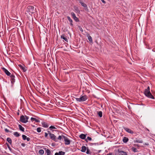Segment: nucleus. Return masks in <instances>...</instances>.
<instances>
[{"instance_id": "nucleus-1", "label": "nucleus", "mask_w": 155, "mask_h": 155, "mask_svg": "<svg viewBox=\"0 0 155 155\" xmlns=\"http://www.w3.org/2000/svg\"><path fill=\"white\" fill-rule=\"evenodd\" d=\"M35 11L34 7L33 6L28 5L26 9L25 14L27 17H29L35 13Z\"/></svg>"}, {"instance_id": "nucleus-2", "label": "nucleus", "mask_w": 155, "mask_h": 155, "mask_svg": "<svg viewBox=\"0 0 155 155\" xmlns=\"http://www.w3.org/2000/svg\"><path fill=\"white\" fill-rule=\"evenodd\" d=\"M144 94L147 97L152 99H154V96L152 94L150 91V88L149 86H148L147 88L145 89Z\"/></svg>"}, {"instance_id": "nucleus-3", "label": "nucleus", "mask_w": 155, "mask_h": 155, "mask_svg": "<svg viewBox=\"0 0 155 155\" xmlns=\"http://www.w3.org/2000/svg\"><path fill=\"white\" fill-rule=\"evenodd\" d=\"M88 98L87 97L86 95L81 96L80 98H75L77 101L79 102L84 101H86Z\"/></svg>"}, {"instance_id": "nucleus-4", "label": "nucleus", "mask_w": 155, "mask_h": 155, "mask_svg": "<svg viewBox=\"0 0 155 155\" xmlns=\"http://www.w3.org/2000/svg\"><path fill=\"white\" fill-rule=\"evenodd\" d=\"M64 139L65 144V145H69L71 143V140L66 136L62 135Z\"/></svg>"}, {"instance_id": "nucleus-5", "label": "nucleus", "mask_w": 155, "mask_h": 155, "mask_svg": "<svg viewBox=\"0 0 155 155\" xmlns=\"http://www.w3.org/2000/svg\"><path fill=\"white\" fill-rule=\"evenodd\" d=\"M89 85L87 84H86V85L83 87V91H84V92H86L87 93H90V91L89 89Z\"/></svg>"}, {"instance_id": "nucleus-6", "label": "nucleus", "mask_w": 155, "mask_h": 155, "mask_svg": "<svg viewBox=\"0 0 155 155\" xmlns=\"http://www.w3.org/2000/svg\"><path fill=\"white\" fill-rule=\"evenodd\" d=\"M9 76L10 78V80L11 81V84L12 85L13 84H14L15 82V76L13 74H11L10 76Z\"/></svg>"}, {"instance_id": "nucleus-7", "label": "nucleus", "mask_w": 155, "mask_h": 155, "mask_svg": "<svg viewBox=\"0 0 155 155\" xmlns=\"http://www.w3.org/2000/svg\"><path fill=\"white\" fill-rule=\"evenodd\" d=\"M117 155H127L126 152L122 150L121 149L118 150Z\"/></svg>"}, {"instance_id": "nucleus-8", "label": "nucleus", "mask_w": 155, "mask_h": 155, "mask_svg": "<svg viewBox=\"0 0 155 155\" xmlns=\"http://www.w3.org/2000/svg\"><path fill=\"white\" fill-rule=\"evenodd\" d=\"M71 14L72 18L76 22H78L79 21L78 18L76 17V15L74 12H71Z\"/></svg>"}, {"instance_id": "nucleus-9", "label": "nucleus", "mask_w": 155, "mask_h": 155, "mask_svg": "<svg viewBox=\"0 0 155 155\" xmlns=\"http://www.w3.org/2000/svg\"><path fill=\"white\" fill-rule=\"evenodd\" d=\"M1 69L7 76H10L11 73L7 69L4 67L1 68Z\"/></svg>"}, {"instance_id": "nucleus-10", "label": "nucleus", "mask_w": 155, "mask_h": 155, "mask_svg": "<svg viewBox=\"0 0 155 155\" xmlns=\"http://www.w3.org/2000/svg\"><path fill=\"white\" fill-rule=\"evenodd\" d=\"M19 121L23 123H27V121L25 120V116H24L23 115H22L20 117V119Z\"/></svg>"}, {"instance_id": "nucleus-11", "label": "nucleus", "mask_w": 155, "mask_h": 155, "mask_svg": "<svg viewBox=\"0 0 155 155\" xmlns=\"http://www.w3.org/2000/svg\"><path fill=\"white\" fill-rule=\"evenodd\" d=\"M79 3L84 8L85 10L87 11H88V9L87 6V5L84 2H82L81 0L80 1Z\"/></svg>"}, {"instance_id": "nucleus-12", "label": "nucleus", "mask_w": 155, "mask_h": 155, "mask_svg": "<svg viewBox=\"0 0 155 155\" xmlns=\"http://www.w3.org/2000/svg\"><path fill=\"white\" fill-rule=\"evenodd\" d=\"M49 136L50 139L52 140H53L55 142H57L58 141L57 138H56V136L54 134H52Z\"/></svg>"}, {"instance_id": "nucleus-13", "label": "nucleus", "mask_w": 155, "mask_h": 155, "mask_svg": "<svg viewBox=\"0 0 155 155\" xmlns=\"http://www.w3.org/2000/svg\"><path fill=\"white\" fill-rule=\"evenodd\" d=\"M124 129L127 133L133 134L134 133L133 131L131 129H129L128 128L126 127H123Z\"/></svg>"}, {"instance_id": "nucleus-14", "label": "nucleus", "mask_w": 155, "mask_h": 155, "mask_svg": "<svg viewBox=\"0 0 155 155\" xmlns=\"http://www.w3.org/2000/svg\"><path fill=\"white\" fill-rule=\"evenodd\" d=\"M18 66L22 70L23 72H25L27 70L25 69V67L24 65L23 64V65H21L20 64L18 65Z\"/></svg>"}, {"instance_id": "nucleus-15", "label": "nucleus", "mask_w": 155, "mask_h": 155, "mask_svg": "<svg viewBox=\"0 0 155 155\" xmlns=\"http://www.w3.org/2000/svg\"><path fill=\"white\" fill-rule=\"evenodd\" d=\"M87 135V134H80L79 136V137L81 139H85L86 138V135Z\"/></svg>"}, {"instance_id": "nucleus-16", "label": "nucleus", "mask_w": 155, "mask_h": 155, "mask_svg": "<svg viewBox=\"0 0 155 155\" xmlns=\"http://www.w3.org/2000/svg\"><path fill=\"white\" fill-rule=\"evenodd\" d=\"M67 18L68 20L70 22V25L72 27H73V21L72 19H71L70 17L69 16H68L67 17Z\"/></svg>"}, {"instance_id": "nucleus-17", "label": "nucleus", "mask_w": 155, "mask_h": 155, "mask_svg": "<svg viewBox=\"0 0 155 155\" xmlns=\"http://www.w3.org/2000/svg\"><path fill=\"white\" fill-rule=\"evenodd\" d=\"M61 38L65 40L66 42H68V40L66 38V36L65 35L63 34L61 36Z\"/></svg>"}, {"instance_id": "nucleus-18", "label": "nucleus", "mask_w": 155, "mask_h": 155, "mask_svg": "<svg viewBox=\"0 0 155 155\" xmlns=\"http://www.w3.org/2000/svg\"><path fill=\"white\" fill-rule=\"evenodd\" d=\"M41 124L42 126L45 128H48L49 126L47 123L44 121L41 122Z\"/></svg>"}, {"instance_id": "nucleus-19", "label": "nucleus", "mask_w": 155, "mask_h": 155, "mask_svg": "<svg viewBox=\"0 0 155 155\" xmlns=\"http://www.w3.org/2000/svg\"><path fill=\"white\" fill-rule=\"evenodd\" d=\"M87 36L90 43H92L93 41L90 35L89 34H87Z\"/></svg>"}, {"instance_id": "nucleus-20", "label": "nucleus", "mask_w": 155, "mask_h": 155, "mask_svg": "<svg viewBox=\"0 0 155 155\" xmlns=\"http://www.w3.org/2000/svg\"><path fill=\"white\" fill-rule=\"evenodd\" d=\"M31 120L32 122H33L34 121H35V122H39L40 121V120H39L37 119H36V118L33 117H31Z\"/></svg>"}, {"instance_id": "nucleus-21", "label": "nucleus", "mask_w": 155, "mask_h": 155, "mask_svg": "<svg viewBox=\"0 0 155 155\" xmlns=\"http://www.w3.org/2000/svg\"><path fill=\"white\" fill-rule=\"evenodd\" d=\"M87 149V147L85 146H82L81 147V151L83 152H85L86 150Z\"/></svg>"}, {"instance_id": "nucleus-22", "label": "nucleus", "mask_w": 155, "mask_h": 155, "mask_svg": "<svg viewBox=\"0 0 155 155\" xmlns=\"http://www.w3.org/2000/svg\"><path fill=\"white\" fill-rule=\"evenodd\" d=\"M18 126L20 130L22 131V132H24V128L20 124H19Z\"/></svg>"}, {"instance_id": "nucleus-23", "label": "nucleus", "mask_w": 155, "mask_h": 155, "mask_svg": "<svg viewBox=\"0 0 155 155\" xmlns=\"http://www.w3.org/2000/svg\"><path fill=\"white\" fill-rule=\"evenodd\" d=\"M44 149L45 150L46 153H47V155H50L51 153V152L50 150L48 149H47L46 150V148H45Z\"/></svg>"}, {"instance_id": "nucleus-24", "label": "nucleus", "mask_w": 155, "mask_h": 155, "mask_svg": "<svg viewBox=\"0 0 155 155\" xmlns=\"http://www.w3.org/2000/svg\"><path fill=\"white\" fill-rule=\"evenodd\" d=\"M128 140H129L128 138L126 137H124L123 139V142L124 143H127L128 141Z\"/></svg>"}, {"instance_id": "nucleus-25", "label": "nucleus", "mask_w": 155, "mask_h": 155, "mask_svg": "<svg viewBox=\"0 0 155 155\" xmlns=\"http://www.w3.org/2000/svg\"><path fill=\"white\" fill-rule=\"evenodd\" d=\"M97 114L99 117H102V112L101 111H97Z\"/></svg>"}, {"instance_id": "nucleus-26", "label": "nucleus", "mask_w": 155, "mask_h": 155, "mask_svg": "<svg viewBox=\"0 0 155 155\" xmlns=\"http://www.w3.org/2000/svg\"><path fill=\"white\" fill-rule=\"evenodd\" d=\"M134 142H137V143H143V141L141 139H138V140H135L134 141Z\"/></svg>"}, {"instance_id": "nucleus-27", "label": "nucleus", "mask_w": 155, "mask_h": 155, "mask_svg": "<svg viewBox=\"0 0 155 155\" xmlns=\"http://www.w3.org/2000/svg\"><path fill=\"white\" fill-rule=\"evenodd\" d=\"M7 141L10 143V145L12 144V140L11 139L10 137H8L7 138Z\"/></svg>"}, {"instance_id": "nucleus-28", "label": "nucleus", "mask_w": 155, "mask_h": 155, "mask_svg": "<svg viewBox=\"0 0 155 155\" xmlns=\"http://www.w3.org/2000/svg\"><path fill=\"white\" fill-rule=\"evenodd\" d=\"M14 135L16 137H18L20 136V134L19 133L17 132H15L14 133Z\"/></svg>"}, {"instance_id": "nucleus-29", "label": "nucleus", "mask_w": 155, "mask_h": 155, "mask_svg": "<svg viewBox=\"0 0 155 155\" xmlns=\"http://www.w3.org/2000/svg\"><path fill=\"white\" fill-rule=\"evenodd\" d=\"M89 145L91 146H93V145H94L95 146L98 145L99 144V143H89Z\"/></svg>"}, {"instance_id": "nucleus-30", "label": "nucleus", "mask_w": 155, "mask_h": 155, "mask_svg": "<svg viewBox=\"0 0 155 155\" xmlns=\"http://www.w3.org/2000/svg\"><path fill=\"white\" fill-rule=\"evenodd\" d=\"M44 153V150L42 149H41L39 151L38 153L39 154H41V155H43Z\"/></svg>"}, {"instance_id": "nucleus-31", "label": "nucleus", "mask_w": 155, "mask_h": 155, "mask_svg": "<svg viewBox=\"0 0 155 155\" xmlns=\"http://www.w3.org/2000/svg\"><path fill=\"white\" fill-rule=\"evenodd\" d=\"M5 144L7 145L8 148L9 150L11 151V152H12V149H11V148L10 147V146L9 145V144L7 143H6Z\"/></svg>"}, {"instance_id": "nucleus-32", "label": "nucleus", "mask_w": 155, "mask_h": 155, "mask_svg": "<svg viewBox=\"0 0 155 155\" xmlns=\"http://www.w3.org/2000/svg\"><path fill=\"white\" fill-rule=\"evenodd\" d=\"M131 150L134 152H136L138 151L137 149L134 147H132L131 148Z\"/></svg>"}, {"instance_id": "nucleus-33", "label": "nucleus", "mask_w": 155, "mask_h": 155, "mask_svg": "<svg viewBox=\"0 0 155 155\" xmlns=\"http://www.w3.org/2000/svg\"><path fill=\"white\" fill-rule=\"evenodd\" d=\"M22 139L23 140H25L27 139V137L26 135L23 134L22 135Z\"/></svg>"}, {"instance_id": "nucleus-34", "label": "nucleus", "mask_w": 155, "mask_h": 155, "mask_svg": "<svg viewBox=\"0 0 155 155\" xmlns=\"http://www.w3.org/2000/svg\"><path fill=\"white\" fill-rule=\"evenodd\" d=\"M59 155H64L65 152L62 151H59Z\"/></svg>"}, {"instance_id": "nucleus-35", "label": "nucleus", "mask_w": 155, "mask_h": 155, "mask_svg": "<svg viewBox=\"0 0 155 155\" xmlns=\"http://www.w3.org/2000/svg\"><path fill=\"white\" fill-rule=\"evenodd\" d=\"M41 128L40 127H39L37 129V131L38 133L40 132L41 131Z\"/></svg>"}, {"instance_id": "nucleus-36", "label": "nucleus", "mask_w": 155, "mask_h": 155, "mask_svg": "<svg viewBox=\"0 0 155 155\" xmlns=\"http://www.w3.org/2000/svg\"><path fill=\"white\" fill-rule=\"evenodd\" d=\"M91 152H90V150L88 149V147H87V149L86 153L87 154H91Z\"/></svg>"}, {"instance_id": "nucleus-37", "label": "nucleus", "mask_w": 155, "mask_h": 155, "mask_svg": "<svg viewBox=\"0 0 155 155\" xmlns=\"http://www.w3.org/2000/svg\"><path fill=\"white\" fill-rule=\"evenodd\" d=\"M50 130H51L52 132H53L54 131L57 132L58 133L59 132V131L57 130H52V129H50Z\"/></svg>"}, {"instance_id": "nucleus-38", "label": "nucleus", "mask_w": 155, "mask_h": 155, "mask_svg": "<svg viewBox=\"0 0 155 155\" xmlns=\"http://www.w3.org/2000/svg\"><path fill=\"white\" fill-rule=\"evenodd\" d=\"M49 129H55L56 128L55 127L51 125L49 127Z\"/></svg>"}, {"instance_id": "nucleus-39", "label": "nucleus", "mask_w": 155, "mask_h": 155, "mask_svg": "<svg viewBox=\"0 0 155 155\" xmlns=\"http://www.w3.org/2000/svg\"><path fill=\"white\" fill-rule=\"evenodd\" d=\"M25 120L27 121V122L28 121V120L29 119V117L25 115Z\"/></svg>"}, {"instance_id": "nucleus-40", "label": "nucleus", "mask_w": 155, "mask_h": 155, "mask_svg": "<svg viewBox=\"0 0 155 155\" xmlns=\"http://www.w3.org/2000/svg\"><path fill=\"white\" fill-rule=\"evenodd\" d=\"M62 136H59L57 138V140H61L62 139Z\"/></svg>"}, {"instance_id": "nucleus-41", "label": "nucleus", "mask_w": 155, "mask_h": 155, "mask_svg": "<svg viewBox=\"0 0 155 155\" xmlns=\"http://www.w3.org/2000/svg\"><path fill=\"white\" fill-rule=\"evenodd\" d=\"M78 27L79 28V30H80V31L81 32H83V30L82 28L80 26H78Z\"/></svg>"}, {"instance_id": "nucleus-42", "label": "nucleus", "mask_w": 155, "mask_h": 155, "mask_svg": "<svg viewBox=\"0 0 155 155\" xmlns=\"http://www.w3.org/2000/svg\"><path fill=\"white\" fill-rule=\"evenodd\" d=\"M74 9L75 11H77V12H80L78 8V7H76L74 8Z\"/></svg>"}, {"instance_id": "nucleus-43", "label": "nucleus", "mask_w": 155, "mask_h": 155, "mask_svg": "<svg viewBox=\"0 0 155 155\" xmlns=\"http://www.w3.org/2000/svg\"><path fill=\"white\" fill-rule=\"evenodd\" d=\"M87 140H89L91 141V140H92V138L88 136L87 137Z\"/></svg>"}, {"instance_id": "nucleus-44", "label": "nucleus", "mask_w": 155, "mask_h": 155, "mask_svg": "<svg viewBox=\"0 0 155 155\" xmlns=\"http://www.w3.org/2000/svg\"><path fill=\"white\" fill-rule=\"evenodd\" d=\"M48 134L46 132L45 133V138H47L48 136Z\"/></svg>"}, {"instance_id": "nucleus-45", "label": "nucleus", "mask_w": 155, "mask_h": 155, "mask_svg": "<svg viewBox=\"0 0 155 155\" xmlns=\"http://www.w3.org/2000/svg\"><path fill=\"white\" fill-rule=\"evenodd\" d=\"M47 132H48V133H47L48 134H49V136L52 134V133H51L50 131H49V130H48Z\"/></svg>"}, {"instance_id": "nucleus-46", "label": "nucleus", "mask_w": 155, "mask_h": 155, "mask_svg": "<svg viewBox=\"0 0 155 155\" xmlns=\"http://www.w3.org/2000/svg\"><path fill=\"white\" fill-rule=\"evenodd\" d=\"M5 131L6 132H7V133H8V132H9V130H8L6 128L5 129Z\"/></svg>"}, {"instance_id": "nucleus-47", "label": "nucleus", "mask_w": 155, "mask_h": 155, "mask_svg": "<svg viewBox=\"0 0 155 155\" xmlns=\"http://www.w3.org/2000/svg\"><path fill=\"white\" fill-rule=\"evenodd\" d=\"M21 145L22 146H23V147H25V146L26 145H25V143H21Z\"/></svg>"}, {"instance_id": "nucleus-48", "label": "nucleus", "mask_w": 155, "mask_h": 155, "mask_svg": "<svg viewBox=\"0 0 155 155\" xmlns=\"http://www.w3.org/2000/svg\"><path fill=\"white\" fill-rule=\"evenodd\" d=\"M26 139L28 141H30V139L29 137H27V139Z\"/></svg>"}, {"instance_id": "nucleus-49", "label": "nucleus", "mask_w": 155, "mask_h": 155, "mask_svg": "<svg viewBox=\"0 0 155 155\" xmlns=\"http://www.w3.org/2000/svg\"><path fill=\"white\" fill-rule=\"evenodd\" d=\"M102 2L104 4H105L106 2L104 0H101Z\"/></svg>"}, {"instance_id": "nucleus-50", "label": "nucleus", "mask_w": 155, "mask_h": 155, "mask_svg": "<svg viewBox=\"0 0 155 155\" xmlns=\"http://www.w3.org/2000/svg\"><path fill=\"white\" fill-rule=\"evenodd\" d=\"M128 108L130 110L131 109V107L129 104V105L128 104Z\"/></svg>"}, {"instance_id": "nucleus-51", "label": "nucleus", "mask_w": 155, "mask_h": 155, "mask_svg": "<svg viewBox=\"0 0 155 155\" xmlns=\"http://www.w3.org/2000/svg\"><path fill=\"white\" fill-rule=\"evenodd\" d=\"M43 91H45V89H44V88H42V90L41 91V92H43Z\"/></svg>"}, {"instance_id": "nucleus-52", "label": "nucleus", "mask_w": 155, "mask_h": 155, "mask_svg": "<svg viewBox=\"0 0 155 155\" xmlns=\"http://www.w3.org/2000/svg\"><path fill=\"white\" fill-rule=\"evenodd\" d=\"M106 155H112V153H109Z\"/></svg>"}, {"instance_id": "nucleus-53", "label": "nucleus", "mask_w": 155, "mask_h": 155, "mask_svg": "<svg viewBox=\"0 0 155 155\" xmlns=\"http://www.w3.org/2000/svg\"><path fill=\"white\" fill-rule=\"evenodd\" d=\"M54 155H59V154L58 153L56 152L55 153Z\"/></svg>"}, {"instance_id": "nucleus-54", "label": "nucleus", "mask_w": 155, "mask_h": 155, "mask_svg": "<svg viewBox=\"0 0 155 155\" xmlns=\"http://www.w3.org/2000/svg\"><path fill=\"white\" fill-rule=\"evenodd\" d=\"M85 141L87 142H88V141H87V139H85Z\"/></svg>"}, {"instance_id": "nucleus-55", "label": "nucleus", "mask_w": 155, "mask_h": 155, "mask_svg": "<svg viewBox=\"0 0 155 155\" xmlns=\"http://www.w3.org/2000/svg\"><path fill=\"white\" fill-rule=\"evenodd\" d=\"M17 115H19V112H17Z\"/></svg>"}, {"instance_id": "nucleus-56", "label": "nucleus", "mask_w": 155, "mask_h": 155, "mask_svg": "<svg viewBox=\"0 0 155 155\" xmlns=\"http://www.w3.org/2000/svg\"><path fill=\"white\" fill-rule=\"evenodd\" d=\"M136 146H138V147H139V146L138 144H137L136 145Z\"/></svg>"}, {"instance_id": "nucleus-57", "label": "nucleus", "mask_w": 155, "mask_h": 155, "mask_svg": "<svg viewBox=\"0 0 155 155\" xmlns=\"http://www.w3.org/2000/svg\"><path fill=\"white\" fill-rule=\"evenodd\" d=\"M130 104H132V103H130Z\"/></svg>"}, {"instance_id": "nucleus-58", "label": "nucleus", "mask_w": 155, "mask_h": 155, "mask_svg": "<svg viewBox=\"0 0 155 155\" xmlns=\"http://www.w3.org/2000/svg\"><path fill=\"white\" fill-rule=\"evenodd\" d=\"M145 45H147V44H146V43H145Z\"/></svg>"}, {"instance_id": "nucleus-59", "label": "nucleus", "mask_w": 155, "mask_h": 155, "mask_svg": "<svg viewBox=\"0 0 155 155\" xmlns=\"http://www.w3.org/2000/svg\"><path fill=\"white\" fill-rule=\"evenodd\" d=\"M32 126H33V127H35V126H34V125H32Z\"/></svg>"}, {"instance_id": "nucleus-60", "label": "nucleus", "mask_w": 155, "mask_h": 155, "mask_svg": "<svg viewBox=\"0 0 155 155\" xmlns=\"http://www.w3.org/2000/svg\"><path fill=\"white\" fill-rule=\"evenodd\" d=\"M100 151H99L98 152H99H99H100Z\"/></svg>"}, {"instance_id": "nucleus-61", "label": "nucleus", "mask_w": 155, "mask_h": 155, "mask_svg": "<svg viewBox=\"0 0 155 155\" xmlns=\"http://www.w3.org/2000/svg\"><path fill=\"white\" fill-rule=\"evenodd\" d=\"M0 155H1V154H0Z\"/></svg>"}]
</instances>
